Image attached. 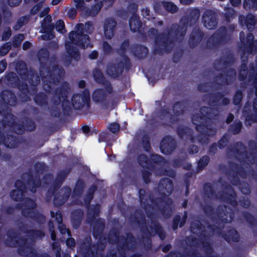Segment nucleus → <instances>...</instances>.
Returning <instances> with one entry per match:
<instances>
[{"instance_id": "16", "label": "nucleus", "mask_w": 257, "mask_h": 257, "mask_svg": "<svg viewBox=\"0 0 257 257\" xmlns=\"http://www.w3.org/2000/svg\"><path fill=\"white\" fill-rule=\"evenodd\" d=\"M241 54V63L247 64L248 56L245 55L246 52L248 54L255 53L256 51V46L254 43V36L252 33H248L246 38V44L244 42L243 49Z\"/></svg>"}, {"instance_id": "7", "label": "nucleus", "mask_w": 257, "mask_h": 257, "mask_svg": "<svg viewBox=\"0 0 257 257\" xmlns=\"http://www.w3.org/2000/svg\"><path fill=\"white\" fill-rule=\"evenodd\" d=\"M25 235L19 237L17 233V253L25 257H50L47 253H39L34 248L36 239L42 238L45 234L40 230L33 229L24 231Z\"/></svg>"}, {"instance_id": "44", "label": "nucleus", "mask_w": 257, "mask_h": 257, "mask_svg": "<svg viewBox=\"0 0 257 257\" xmlns=\"http://www.w3.org/2000/svg\"><path fill=\"white\" fill-rule=\"evenodd\" d=\"M137 161L139 165L143 168L150 170H152L154 168V166L151 163L150 159L144 154H141L138 156Z\"/></svg>"}, {"instance_id": "32", "label": "nucleus", "mask_w": 257, "mask_h": 257, "mask_svg": "<svg viewBox=\"0 0 257 257\" xmlns=\"http://www.w3.org/2000/svg\"><path fill=\"white\" fill-rule=\"evenodd\" d=\"M36 126L35 121L29 117L23 118L22 124L17 122V131H20L22 127L26 132H32L36 130Z\"/></svg>"}, {"instance_id": "51", "label": "nucleus", "mask_w": 257, "mask_h": 257, "mask_svg": "<svg viewBox=\"0 0 257 257\" xmlns=\"http://www.w3.org/2000/svg\"><path fill=\"white\" fill-rule=\"evenodd\" d=\"M242 128V123L239 120H235L232 124L229 125L228 131L233 135H238Z\"/></svg>"}, {"instance_id": "46", "label": "nucleus", "mask_w": 257, "mask_h": 257, "mask_svg": "<svg viewBox=\"0 0 257 257\" xmlns=\"http://www.w3.org/2000/svg\"><path fill=\"white\" fill-rule=\"evenodd\" d=\"M246 147L241 142H237L233 146H230L228 148V150L233 153L234 155L238 156H242L246 152H241L240 150H245Z\"/></svg>"}, {"instance_id": "9", "label": "nucleus", "mask_w": 257, "mask_h": 257, "mask_svg": "<svg viewBox=\"0 0 257 257\" xmlns=\"http://www.w3.org/2000/svg\"><path fill=\"white\" fill-rule=\"evenodd\" d=\"M70 86L67 81L63 82L60 86L56 87L52 96V100L53 104L59 105L61 103L63 113L65 116H70L72 110L70 106V102L67 99Z\"/></svg>"}, {"instance_id": "55", "label": "nucleus", "mask_w": 257, "mask_h": 257, "mask_svg": "<svg viewBox=\"0 0 257 257\" xmlns=\"http://www.w3.org/2000/svg\"><path fill=\"white\" fill-rule=\"evenodd\" d=\"M243 94L242 91L240 89L237 90L233 96V104L236 106L240 105L243 98Z\"/></svg>"}, {"instance_id": "37", "label": "nucleus", "mask_w": 257, "mask_h": 257, "mask_svg": "<svg viewBox=\"0 0 257 257\" xmlns=\"http://www.w3.org/2000/svg\"><path fill=\"white\" fill-rule=\"evenodd\" d=\"M188 217V212L184 211V214L181 218V216L179 214L175 215L173 218L172 220V229L173 230H176L179 226L180 228L184 226L186 223Z\"/></svg>"}, {"instance_id": "15", "label": "nucleus", "mask_w": 257, "mask_h": 257, "mask_svg": "<svg viewBox=\"0 0 257 257\" xmlns=\"http://www.w3.org/2000/svg\"><path fill=\"white\" fill-rule=\"evenodd\" d=\"M109 94L105 89L96 88L92 94L93 101L96 104L100 105L103 109H106L110 105V100L108 98Z\"/></svg>"}, {"instance_id": "4", "label": "nucleus", "mask_w": 257, "mask_h": 257, "mask_svg": "<svg viewBox=\"0 0 257 257\" xmlns=\"http://www.w3.org/2000/svg\"><path fill=\"white\" fill-rule=\"evenodd\" d=\"M218 220L214 224H209L208 228L213 232L217 230V233L227 242H238L240 240V234L233 227L228 226L226 231L223 230L225 224L230 223L234 218V212L232 209L226 205H219L216 210Z\"/></svg>"}, {"instance_id": "28", "label": "nucleus", "mask_w": 257, "mask_h": 257, "mask_svg": "<svg viewBox=\"0 0 257 257\" xmlns=\"http://www.w3.org/2000/svg\"><path fill=\"white\" fill-rule=\"evenodd\" d=\"M124 70V66L122 61L116 64H109L106 69V72L110 77L115 79L120 76Z\"/></svg>"}, {"instance_id": "49", "label": "nucleus", "mask_w": 257, "mask_h": 257, "mask_svg": "<svg viewBox=\"0 0 257 257\" xmlns=\"http://www.w3.org/2000/svg\"><path fill=\"white\" fill-rule=\"evenodd\" d=\"M220 62L225 66L232 65L234 62V58L233 53L230 51L225 52V56L220 59Z\"/></svg>"}, {"instance_id": "47", "label": "nucleus", "mask_w": 257, "mask_h": 257, "mask_svg": "<svg viewBox=\"0 0 257 257\" xmlns=\"http://www.w3.org/2000/svg\"><path fill=\"white\" fill-rule=\"evenodd\" d=\"M256 22L257 19L253 14H248L244 18V24L249 32L248 33H251V32L254 29Z\"/></svg>"}, {"instance_id": "5", "label": "nucleus", "mask_w": 257, "mask_h": 257, "mask_svg": "<svg viewBox=\"0 0 257 257\" xmlns=\"http://www.w3.org/2000/svg\"><path fill=\"white\" fill-rule=\"evenodd\" d=\"M213 108L203 106L200 108L199 113L193 114L191 117L192 123L195 125L196 130L200 133L197 139L202 144H207L209 137H213L216 134V130L210 123L216 116Z\"/></svg>"}, {"instance_id": "58", "label": "nucleus", "mask_w": 257, "mask_h": 257, "mask_svg": "<svg viewBox=\"0 0 257 257\" xmlns=\"http://www.w3.org/2000/svg\"><path fill=\"white\" fill-rule=\"evenodd\" d=\"M243 7L246 10H257V0H244Z\"/></svg>"}, {"instance_id": "48", "label": "nucleus", "mask_w": 257, "mask_h": 257, "mask_svg": "<svg viewBox=\"0 0 257 257\" xmlns=\"http://www.w3.org/2000/svg\"><path fill=\"white\" fill-rule=\"evenodd\" d=\"M203 193L204 196L208 199L216 198L217 197L213 186L209 182L205 183L204 184Z\"/></svg>"}, {"instance_id": "26", "label": "nucleus", "mask_w": 257, "mask_h": 257, "mask_svg": "<svg viewBox=\"0 0 257 257\" xmlns=\"http://www.w3.org/2000/svg\"><path fill=\"white\" fill-rule=\"evenodd\" d=\"M176 133L180 139L194 143L195 139L193 131L189 127L184 125H179L176 128Z\"/></svg>"}, {"instance_id": "20", "label": "nucleus", "mask_w": 257, "mask_h": 257, "mask_svg": "<svg viewBox=\"0 0 257 257\" xmlns=\"http://www.w3.org/2000/svg\"><path fill=\"white\" fill-rule=\"evenodd\" d=\"M92 76L94 81L98 84L104 86V88L108 94H112L113 92V87L110 81L106 79L102 72L98 68L93 70Z\"/></svg>"}, {"instance_id": "56", "label": "nucleus", "mask_w": 257, "mask_h": 257, "mask_svg": "<svg viewBox=\"0 0 257 257\" xmlns=\"http://www.w3.org/2000/svg\"><path fill=\"white\" fill-rule=\"evenodd\" d=\"M130 46V41L128 39L124 40L120 45L119 49L118 50L117 52L120 56H126L125 53L128 49Z\"/></svg>"}, {"instance_id": "31", "label": "nucleus", "mask_w": 257, "mask_h": 257, "mask_svg": "<svg viewBox=\"0 0 257 257\" xmlns=\"http://www.w3.org/2000/svg\"><path fill=\"white\" fill-rule=\"evenodd\" d=\"M241 215L249 227L251 229L253 236L257 237V229L255 228L257 227V218L247 211H242Z\"/></svg>"}, {"instance_id": "61", "label": "nucleus", "mask_w": 257, "mask_h": 257, "mask_svg": "<svg viewBox=\"0 0 257 257\" xmlns=\"http://www.w3.org/2000/svg\"><path fill=\"white\" fill-rule=\"evenodd\" d=\"M230 137L228 135L225 134H224L220 140L218 141V147L220 149L224 148L227 145Z\"/></svg>"}, {"instance_id": "57", "label": "nucleus", "mask_w": 257, "mask_h": 257, "mask_svg": "<svg viewBox=\"0 0 257 257\" xmlns=\"http://www.w3.org/2000/svg\"><path fill=\"white\" fill-rule=\"evenodd\" d=\"M138 193L139 198L141 205L145 207H147V206H150V205L148 204V200L146 197L145 190L143 189H140Z\"/></svg>"}, {"instance_id": "24", "label": "nucleus", "mask_w": 257, "mask_h": 257, "mask_svg": "<svg viewBox=\"0 0 257 257\" xmlns=\"http://www.w3.org/2000/svg\"><path fill=\"white\" fill-rule=\"evenodd\" d=\"M92 227V234L94 238L97 239L104 231L105 227V221L102 218H98L92 221L91 222H87Z\"/></svg>"}, {"instance_id": "63", "label": "nucleus", "mask_w": 257, "mask_h": 257, "mask_svg": "<svg viewBox=\"0 0 257 257\" xmlns=\"http://www.w3.org/2000/svg\"><path fill=\"white\" fill-rule=\"evenodd\" d=\"M238 202L240 206L244 209L249 208L251 205L250 199L244 196L241 197L238 200Z\"/></svg>"}, {"instance_id": "17", "label": "nucleus", "mask_w": 257, "mask_h": 257, "mask_svg": "<svg viewBox=\"0 0 257 257\" xmlns=\"http://www.w3.org/2000/svg\"><path fill=\"white\" fill-rule=\"evenodd\" d=\"M226 34L222 32L220 29L212 34L207 39L206 43V48L209 49H215L226 42Z\"/></svg>"}, {"instance_id": "18", "label": "nucleus", "mask_w": 257, "mask_h": 257, "mask_svg": "<svg viewBox=\"0 0 257 257\" xmlns=\"http://www.w3.org/2000/svg\"><path fill=\"white\" fill-rule=\"evenodd\" d=\"M127 236L126 241H123L122 243L117 244V249L119 252V257H126V250H133L136 246V239L131 232L126 233Z\"/></svg>"}, {"instance_id": "39", "label": "nucleus", "mask_w": 257, "mask_h": 257, "mask_svg": "<svg viewBox=\"0 0 257 257\" xmlns=\"http://www.w3.org/2000/svg\"><path fill=\"white\" fill-rule=\"evenodd\" d=\"M186 108V102L184 100L176 101L172 105L173 112L177 118L184 114Z\"/></svg>"}, {"instance_id": "23", "label": "nucleus", "mask_w": 257, "mask_h": 257, "mask_svg": "<svg viewBox=\"0 0 257 257\" xmlns=\"http://www.w3.org/2000/svg\"><path fill=\"white\" fill-rule=\"evenodd\" d=\"M160 148L163 154L170 155L176 148V141L170 136H165L161 142Z\"/></svg>"}, {"instance_id": "40", "label": "nucleus", "mask_w": 257, "mask_h": 257, "mask_svg": "<svg viewBox=\"0 0 257 257\" xmlns=\"http://www.w3.org/2000/svg\"><path fill=\"white\" fill-rule=\"evenodd\" d=\"M142 26V22L140 17L136 14H133L129 20V27L133 32H140Z\"/></svg>"}, {"instance_id": "25", "label": "nucleus", "mask_w": 257, "mask_h": 257, "mask_svg": "<svg viewBox=\"0 0 257 257\" xmlns=\"http://www.w3.org/2000/svg\"><path fill=\"white\" fill-rule=\"evenodd\" d=\"M225 189L231 192H223L220 195V199L224 202L231 205L232 206H236L238 205V202L236 200L237 195L233 188L230 185L225 186Z\"/></svg>"}, {"instance_id": "34", "label": "nucleus", "mask_w": 257, "mask_h": 257, "mask_svg": "<svg viewBox=\"0 0 257 257\" xmlns=\"http://www.w3.org/2000/svg\"><path fill=\"white\" fill-rule=\"evenodd\" d=\"M100 213V205L97 203L95 205H89L87 207V213L86 220L87 222H91L92 221L96 219Z\"/></svg>"}, {"instance_id": "43", "label": "nucleus", "mask_w": 257, "mask_h": 257, "mask_svg": "<svg viewBox=\"0 0 257 257\" xmlns=\"http://www.w3.org/2000/svg\"><path fill=\"white\" fill-rule=\"evenodd\" d=\"M159 114L162 118L168 119L172 123H175L179 120L178 118L176 117L174 113H172L167 107L161 108L159 111Z\"/></svg>"}, {"instance_id": "52", "label": "nucleus", "mask_w": 257, "mask_h": 257, "mask_svg": "<svg viewBox=\"0 0 257 257\" xmlns=\"http://www.w3.org/2000/svg\"><path fill=\"white\" fill-rule=\"evenodd\" d=\"M161 5L166 11L171 14H174L178 12V7L173 2L168 1H162Z\"/></svg>"}, {"instance_id": "2", "label": "nucleus", "mask_w": 257, "mask_h": 257, "mask_svg": "<svg viewBox=\"0 0 257 257\" xmlns=\"http://www.w3.org/2000/svg\"><path fill=\"white\" fill-rule=\"evenodd\" d=\"M27 178L22 181L17 179V210H22L23 216L30 218L38 222L45 220V216L36 211L37 203L36 201L29 197H25L28 190L35 193L37 189L41 185V180L40 176L34 175L32 172H29L26 174Z\"/></svg>"}, {"instance_id": "30", "label": "nucleus", "mask_w": 257, "mask_h": 257, "mask_svg": "<svg viewBox=\"0 0 257 257\" xmlns=\"http://www.w3.org/2000/svg\"><path fill=\"white\" fill-rule=\"evenodd\" d=\"M17 89L21 92V93L17 95L22 102H26L31 100L28 85L26 83H21L18 76Z\"/></svg>"}, {"instance_id": "64", "label": "nucleus", "mask_w": 257, "mask_h": 257, "mask_svg": "<svg viewBox=\"0 0 257 257\" xmlns=\"http://www.w3.org/2000/svg\"><path fill=\"white\" fill-rule=\"evenodd\" d=\"M5 145L10 148L15 147L16 145L15 137L14 136L9 135L5 140Z\"/></svg>"}, {"instance_id": "45", "label": "nucleus", "mask_w": 257, "mask_h": 257, "mask_svg": "<svg viewBox=\"0 0 257 257\" xmlns=\"http://www.w3.org/2000/svg\"><path fill=\"white\" fill-rule=\"evenodd\" d=\"M34 101L37 105L41 107L47 106L48 104V96L43 92L37 93L34 97Z\"/></svg>"}, {"instance_id": "29", "label": "nucleus", "mask_w": 257, "mask_h": 257, "mask_svg": "<svg viewBox=\"0 0 257 257\" xmlns=\"http://www.w3.org/2000/svg\"><path fill=\"white\" fill-rule=\"evenodd\" d=\"M117 22L113 18H107L105 20L103 25L104 35L106 39H111L114 36Z\"/></svg>"}, {"instance_id": "10", "label": "nucleus", "mask_w": 257, "mask_h": 257, "mask_svg": "<svg viewBox=\"0 0 257 257\" xmlns=\"http://www.w3.org/2000/svg\"><path fill=\"white\" fill-rule=\"evenodd\" d=\"M230 169L227 170L226 174L227 176L231 177V183L234 186H239L241 192L244 195H249L250 193V188L248 183L245 181L240 182L237 176L238 174L242 178L246 177V172L245 169L236 163H231Z\"/></svg>"}, {"instance_id": "14", "label": "nucleus", "mask_w": 257, "mask_h": 257, "mask_svg": "<svg viewBox=\"0 0 257 257\" xmlns=\"http://www.w3.org/2000/svg\"><path fill=\"white\" fill-rule=\"evenodd\" d=\"M224 95L222 92H214L208 93L204 97L209 106L217 109L221 105L226 106L230 103V99Z\"/></svg>"}, {"instance_id": "36", "label": "nucleus", "mask_w": 257, "mask_h": 257, "mask_svg": "<svg viewBox=\"0 0 257 257\" xmlns=\"http://www.w3.org/2000/svg\"><path fill=\"white\" fill-rule=\"evenodd\" d=\"M133 55L139 59H144L149 53L148 48L140 44L135 45L132 49Z\"/></svg>"}, {"instance_id": "59", "label": "nucleus", "mask_w": 257, "mask_h": 257, "mask_svg": "<svg viewBox=\"0 0 257 257\" xmlns=\"http://www.w3.org/2000/svg\"><path fill=\"white\" fill-rule=\"evenodd\" d=\"M142 144L144 150L146 152H149L151 149L150 139L148 135H144L142 139Z\"/></svg>"}, {"instance_id": "60", "label": "nucleus", "mask_w": 257, "mask_h": 257, "mask_svg": "<svg viewBox=\"0 0 257 257\" xmlns=\"http://www.w3.org/2000/svg\"><path fill=\"white\" fill-rule=\"evenodd\" d=\"M36 172L39 174H43L47 169V166L44 162H36L34 165Z\"/></svg>"}, {"instance_id": "54", "label": "nucleus", "mask_w": 257, "mask_h": 257, "mask_svg": "<svg viewBox=\"0 0 257 257\" xmlns=\"http://www.w3.org/2000/svg\"><path fill=\"white\" fill-rule=\"evenodd\" d=\"M249 78L253 79L254 88L257 85V67H255L253 63H251L249 66Z\"/></svg>"}, {"instance_id": "50", "label": "nucleus", "mask_w": 257, "mask_h": 257, "mask_svg": "<svg viewBox=\"0 0 257 257\" xmlns=\"http://www.w3.org/2000/svg\"><path fill=\"white\" fill-rule=\"evenodd\" d=\"M150 161L154 166L155 165L162 166L166 163V160L163 156L156 154L150 155Z\"/></svg>"}, {"instance_id": "8", "label": "nucleus", "mask_w": 257, "mask_h": 257, "mask_svg": "<svg viewBox=\"0 0 257 257\" xmlns=\"http://www.w3.org/2000/svg\"><path fill=\"white\" fill-rule=\"evenodd\" d=\"M138 215L139 217L136 215H135L133 218L131 217L130 222H136L140 226L141 232L145 236L144 238L147 241V242L144 244L146 248L150 249L152 247L151 237L156 235H158L162 240L166 238V233L157 220L151 219V225L149 226L151 230H149L147 226V221L144 213L140 211Z\"/></svg>"}, {"instance_id": "22", "label": "nucleus", "mask_w": 257, "mask_h": 257, "mask_svg": "<svg viewBox=\"0 0 257 257\" xmlns=\"http://www.w3.org/2000/svg\"><path fill=\"white\" fill-rule=\"evenodd\" d=\"M204 37L203 31L198 27H194L188 39V45L191 48L196 47L202 41Z\"/></svg>"}, {"instance_id": "3", "label": "nucleus", "mask_w": 257, "mask_h": 257, "mask_svg": "<svg viewBox=\"0 0 257 257\" xmlns=\"http://www.w3.org/2000/svg\"><path fill=\"white\" fill-rule=\"evenodd\" d=\"M75 29V31H73L69 33V39L70 42L66 43L65 48L67 53L71 58L78 60L80 58V53L72 44L80 49L92 47L93 45L91 44L89 35L93 32L94 27L92 22L87 21L85 24H77Z\"/></svg>"}, {"instance_id": "62", "label": "nucleus", "mask_w": 257, "mask_h": 257, "mask_svg": "<svg viewBox=\"0 0 257 257\" xmlns=\"http://www.w3.org/2000/svg\"><path fill=\"white\" fill-rule=\"evenodd\" d=\"M71 171V169L70 168L61 170L57 173L56 178L63 182L65 178L70 173Z\"/></svg>"}, {"instance_id": "21", "label": "nucleus", "mask_w": 257, "mask_h": 257, "mask_svg": "<svg viewBox=\"0 0 257 257\" xmlns=\"http://www.w3.org/2000/svg\"><path fill=\"white\" fill-rule=\"evenodd\" d=\"M236 74V70L233 68H230L222 70L221 73L216 75L214 77V80H220L222 85H229L233 82Z\"/></svg>"}, {"instance_id": "42", "label": "nucleus", "mask_w": 257, "mask_h": 257, "mask_svg": "<svg viewBox=\"0 0 257 257\" xmlns=\"http://www.w3.org/2000/svg\"><path fill=\"white\" fill-rule=\"evenodd\" d=\"M85 186V183L83 179H78L73 190L72 196L74 197H81L84 192Z\"/></svg>"}, {"instance_id": "19", "label": "nucleus", "mask_w": 257, "mask_h": 257, "mask_svg": "<svg viewBox=\"0 0 257 257\" xmlns=\"http://www.w3.org/2000/svg\"><path fill=\"white\" fill-rule=\"evenodd\" d=\"M204 26L208 30H214L218 26V15L213 10L207 9L202 17Z\"/></svg>"}, {"instance_id": "53", "label": "nucleus", "mask_w": 257, "mask_h": 257, "mask_svg": "<svg viewBox=\"0 0 257 257\" xmlns=\"http://www.w3.org/2000/svg\"><path fill=\"white\" fill-rule=\"evenodd\" d=\"M210 161L209 157L207 155L202 156L197 162V172H200L204 170L205 167L208 164Z\"/></svg>"}, {"instance_id": "38", "label": "nucleus", "mask_w": 257, "mask_h": 257, "mask_svg": "<svg viewBox=\"0 0 257 257\" xmlns=\"http://www.w3.org/2000/svg\"><path fill=\"white\" fill-rule=\"evenodd\" d=\"M190 231L193 234L195 235L200 234L202 237L204 239L207 238V236L203 233L205 231V228L199 220H196L191 223Z\"/></svg>"}, {"instance_id": "12", "label": "nucleus", "mask_w": 257, "mask_h": 257, "mask_svg": "<svg viewBox=\"0 0 257 257\" xmlns=\"http://www.w3.org/2000/svg\"><path fill=\"white\" fill-rule=\"evenodd\" d=\"M71 103L75 110H83L88 114L91 108L90 93L88 88H85L81 93H74L71 99Z\"/></svg>"}, {"instance_id": "6", "label": "nucleus", "mask_w": 257, "mask_h": 257, "mask_svg": "<svg viewBox=\"0 0 257 257\" xmlns=\"http://www.w3.org/2000/svg\"><path fill=\"white\" fill-rule=\"evenodd\" d=\"M174 184L172 180L167 177L162 178L158 184V191L161 197L151 200L165 218H170L173 213V200L168 197L173 192Z\"/></svg>"}, {"instance_id": "33", "label": "nucleus", "mask_w": 257, "mask_h": 257, "mask_svg": "<svg viewBox=\"0 0 257 257\" xmlns=\"http://www.w3.org/2000/svg\"><path fill=\"white\" fill-rule=\"evenodd\" d=\"M21 78L27 81L30 85H37L40 81V77L35 71L31 70L28 72L27 70L21 75Z\"/></svg>"}, {"instance_id": "41", "label": "nucleus", "mask_w": 257, "mask_h": 257, "mask_svg": "<svg viewBox=\"0 0 257 257\" xmlns=\"http://www.w3.org/2000/svg\"><path fill=\"white\" fill-rule=\"evenodd\" d=\"M83 212L80 209L74 210L71 213V222L75 229L78 228L82 222Z\"/></svg>"}, {"instance_id": "1", "label": "nucleus", "mask_w": 257, "mask_h": 257, "mask_svg": "<svg viewBox=\"0 0 257 257\" xmlns=\"http://www.w3.org/2000/svg\"><path fill=\"white\" fill-rule=\"evenodd\" d=\"M200 11L197 8L189 10L188 15L180 20V25L173 24L166 32L158 33V30L151 28L148 30L149 36L154 38V53L162 55L170 53L176 42H181L184 39L188 27H192L198 22Z\"/></svg>"}, {"instance_id": "35", "label": "nucleus", "mask_w": 257, "mask_h": 257, "mask_svg": "<svg viewBox=\"0 0 257 257\" xmlns=\"http://www.w3.org/2000/svg\"><path fill=\"white\" fill-rule=\"evenodd\" d=\"M42 32L44 33L41 35V38L43 40L48 41L53 39L55 38V35L54 32V25H41Z\"/></svg>"}, {"instance_id": "13", "label": "nucleus", "mask_w": 257, "mask_h": 257, "mask_svg": "<svg viewBox=\"0 0 257 257\" xmlns=\"http://www.w3.org/2000/svg\"><path fill=\"white\" fill-rule=\"evenodd\" d=\"M254 89L256 97L253 100L252 105L250 102L246 101L242 109V114L246 125L257 122V85Z\"/></svg>"}, {"instance_id": "11", "label": "nucleus", "mask_w": 257, "mask_h": 257, "mask_svg": "<svg viewBox=\"0 0 257 257\" xmlns=\"http://www.w3.org/2000/svg\"><path fill=\"white\" fill-rule=\"evenodd\" d=\"M63 183V182L55 178L52 186L48 190V193L53 196V204L56 207L64 205L72 193V190L69 186H65L59 189Z\"/></svg>"}, {"instance_id": "27", "label": "nucleus", "mask_w": 257, "mask_h": 257, "mask_svg": "<svg viewBox=\"0 0 257 257\" xmlns=\"http://www.w3.org/2000/svg\"><path fill=\"white\" fill-rule=\"evenodd\" d=\"M125 236H126L125 235ZM127 236L120 235V231L118 228L113 227L110 229L107 235V242L110 244L116 245L118 243H122L123 241H126Z\"/></svg>"}]
</instances>
